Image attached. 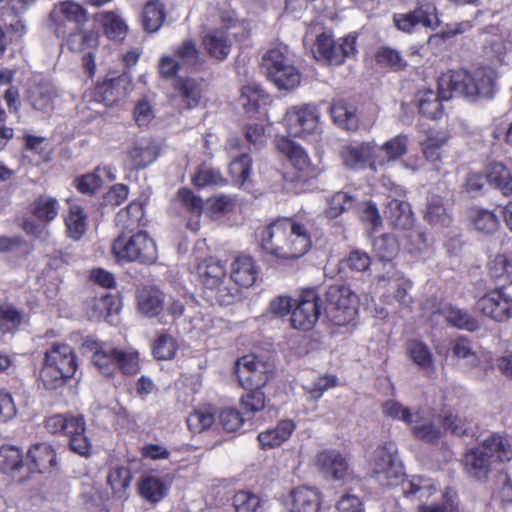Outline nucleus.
<instances>
[{
	"label": "nucleus",
	"mask_w": 512,
	"mask_h": 512,
	"mask_svg": "<svg viewBox=\"0 0 512 512\" xmlns=\"http://www.w3.org/2000/svg\"><path fill=\"white\" fill-rule=\"evenodd\" d=\"M494 93V72L490 68H479L470 73L466 70L449 71L438 81V90L424 89L417 93L419 112L430 119L441 117L442 101L454 95L475 100L490 98Z\"/></svg>",
	"instance_id": "1"
},
{
	"label": "nucleus",
	"mask_w": 512,
	"mask_h": 512,
	"mask_svg": "<svg viewBox=\"0 0 512 512\" xmlns=\"http://www.w3.org/2000/svg\"><path fill=\"white\" fill-rule=\"evenodd\" d=\"M261 246L278 258L297 259L308 252L311 238L305 225L285 218L271 223L262 231Z\"/></svg>",
	"instance_id": "2"
},
{
	"label": "nucleus",
	"mask_w": 512,
	"mask_h": 512,
	"mask_svg": "<svg viewBox=\"0 0 512 512\" xmlns=\"http://www.w3.org/2000/svg\"><path fill=\"white\" fill-rule=\"evenodd\" d=\"M512 459V449L507 439L492 434L476 448L468 451L463 459L466 472L478 479L486 478L494 462H506Z\"/></svg>",
	"instance_id": "3"
},
{
	"label": "nucleus",
	"mask_w": 512,
	"mask_h": 512,
	"mask_svg": "<svg viewBox=\"0 0 512 512\" xmlns=\"http://www.w3.org/2000/svg\"><path fill=\"white\" fill-rule=\"evenodd\" d=\"M78 362L73 349L64 343H54L44 354L41 378L49 389L58 387L77 371Z\"/></svg>",
	"instance_id": "4"
},
{
	"label": "nucleus",
	"mask_w": 512,
	"mask_h": 512,
	"mask_svg": "<svg viewBox=\"0 0 512 512\" xmlns=\"http://www.w3.org/2000/svg\"><path fill=\"white\" fill-rule=\"evenodd\" d=\"M285 47L267 51L262 57L261 67L267 78L281 90H293L301 82V73L286 55Z\"/></svg>",
	"instance_id": "5"
},
{
	"label": "nucleus",
	"mask_w": 512,
	"mask_h": 512,
	"mask_svg": "<svg viewBox=\"0 0 512 512\" xmlns=\"http://www.w3.org/2000/svg\"><path fill=\"white\" fill-rule=\"evenodd\" d=\"M45 428L51 434L63 433L69 437L71 450L81 456L91 453L92 445L86 435V424L83 416L57 414L46 419Z\"/></svg>",
	"instance_id": "6"
},
{
	"label": "nucleus",
	"mask_w": 512,
	"mask_h": 512,
	"mask_svg": "<svg viewBox=\"0 0 512 512\" xmlns=\"http://www.w3.org/2000/svg\"><path fill=\"white\" fill-rule=\"evenodd\" d=\"M112 252L120 262L137 261L143 264L153 263L157 252L154 241L145 232L127 236L122 232L112 244Z\"/></svg>",
	"instance_id": "7"
},
{
	"label": "nucleus",
	"mask_w": 512,
	"mask_h": 512,
	"mask_svg": "<svg viewBox=\"0 0 512 512\" xmlns=\"http://www.w3.org/2000/svg\"><path fill=\"white\" fill-rule=\"evenodd\" d=\"M357 54V35L348 34L334 40L327 33L317 36L314 55L318 61L328 65L340 66L346 58H352Z\"/></svg>",
	"instance_id": "8"
},
{
	"label": "nucleus",
	"mask_w": 512,
	"mask_h": 512,
	"mask_svg": "<svg viewBox=\"0 0 512 512\" xmlns=\"http://www.w3.org/2000/svg\"><path fill=\"white\" fill-rule=\"evenodd\" d=\"M358 296L346 285H331L325 294V313L335 325L342 326L354 316Z\"/></svg>",
	"instance_id": "9"
},
{
	"label": "nucleus",
	"mask_w": 512,
	"mask_h": 512,
	"mask_svg": "<svg viewBox=\"0 0 512 512\" xmlns=\"http://www.w3.org/2000/svg\"><path fill=\"white\" fill-rule=\"evenodd\" d=\"M397 447L394 442H385L373 452L370 466L377 482L382 486H391L404 475L403 467L396 458Z\"/></svg>",
	"instance_id": "10"
},
{
	"label": "nucleus",
	"mask_w": 512,
	"mask_h": 512,
	"mask_svg": "<svg viewBox=\"0 0 512 512\" xmlns=\"http://www.w3.org/2000/svg\"><path fill=\"white\" fill-rule=\"evenodd\" d=\"M199 276L206 289L214 293V298L221 305H229L238 296L236 287H228L224 283L226 270L221 262L209 258L198 266Z\"/></svg>",
	"instance_id": "11"
},
{
	"label": "nucleus",
	"mask_w": 512,
	"mask_h": 512,
	"mask_svg": "<svg viewBox=\"0 0 512 512\" xmlns=\"http://www.w3.org/2000/svg\"><path fill=\"white\" fill-rule=\"evenodd\" d=\"M234 373L244 389L263 388L273 376L274 365L245 355L234 363Z\"/></svg>",
	"instance_id": "12"
},
{
	"label": "nucleus",
	"mask_w": 512,
	"mask_h": 512,
	"mask_svg": "<svg viewBox=\"0 0 512 512\" xmlns=\"http://www.w3.org/2000/svg\"><path fill=\"white\" fill-rule=\"evenodd\" d=\"M283 123L294 137H307L320 131L319 113L314 106L301 105L289 108Z\"/></svg>",
	"instance_id": "13"
},
{
	"label": "nucleus",
	"mask_w": 512,
	"mask_h": 512,
	"mask_svg": "<svg viewBox=\"0 0 512 512\" xmlns=\"http://www.w3.org/2000/svg\"><path fill=\"white\" fill-rule=\"evenodd\" d=\"M321 314L320 298L314 289L302 291L291 312L293 328L308 331L314 327Z\"/></svg>",
	"instance_id": "14"
},
{
	"label": "nucleus",
	"mask_w": 512,
	"mask_h": 512,
	"mask_svg": "<svg viewBox=\"0 0 512 512\" xmlns=\"http://www.w3.org/2000/svg\"><path fill=\"white\" fill-rule=\"evenodd\" d=\"M86 20V9L73 0H65L55 4L49 14L50 26L59 37L66 35L69 24L79 26Z\"/></svg>",
	"instance_id": "15"
},
{
	"label": "nucleus",
	"mask_w": 512,
	"mask_h": 512,
	"mask_svg": "<svg viewBox=\"0 0 512 512\" xmlns=\"http://www.w3.org/2000/svg\"><path fill=\"white\" fill-rule=\"evenodd\" d=\"M276 147L288 157L295 170L294 178L297 181L306 182L318 176L319 169L310 162L307 153L298 144L281 137L276 140Z\"/></svg>",
	"instance_id": "16"
},
{
	"label": "nucleus",
	"mask_w": 512,
	"mask_h": 512,
	"mask_svg": "<svg viewBox=\"0 0 512 512\" xmlns=\"http://www.w3.org/2000/svg\"><path fill=\"white\" fill-rule=\"evenodd\" d=\"M476 309L497 322H503L512 317V298L502 288H497L481 297Z\"/></svg>",
	"instance_id": "17"
},
{
	"label": "nucleus",
	"mask_w": 512,
	"mask_h": 512,
	"mask_svg": "<svg viewBox=\"0 0 512 512\" xmlns=\"http://www.w3.org/2000/svg\"><path fill=\"white\" fill-rule=\"evenodd\" d=\"M376 282H388L389 291L386 295L387 303H398L401 307L410 309L413 303L412 297L408 294V290L412 287L410 280L404 278L402 273L395 270L392 265L385 274L375 277Z\"/></svg>",
	"instance_id": "18"
},
{
	"label": "nucleus",
	"mask_w": 512,
	"mask_h": 512,
	"mask_svg": "<svg viewBox=\"0 0 512 512\" xmlns=\"http://www.w3.org/2000/svg\"><path fill=\"white\" fill-rule=\"evenodd\" d=\"M377 152V144L374 142H353L342 147L340 157L343 164L349 169H371Z\"/></svg>",
	"instance_id": "19"
},
{
	"label": "nucleus",
	"mask_w": 512,
	"mask_h": 512,
	"mask_svg": "<svg viewBox=\"0 0 512 512\" xmlns=\"http://www.w3.org/2000/svg\"><path fill=\"white\" fill-rule=\"evenodd\" d=\"M409 138L406 134H398L386 141L381 146L377 145V152L374 161L371 163V170L385 167L401 159L408 152Z\"/></svg>",
	"instance_id": "20"
},
{
	"label": "nucleus",
	"mask_w": 512,
	"mask_h": 512,
	"mask_svg": "<svg viewBox=\"0 0 512 512\" xmlns=\"http://www.w3.org/2000/svg\"><path fill=\"white\" fill-rule=\"evenodd\" d=\"M317 464L326 476L335 480H344L350 474L346 458L336 450H326L319 453Z\"/></svg>",
	"instance_id": "21"
},
{
	"label": "nucleus",
	"mask_w": 512,
	"mask_h": 512,
	"mask_svg": "<svg viewBox=\"0 0 512 512\" xmlns=\"http://www.w3.org/2000/svg\"><path fill=\"white\" fill-rule=\"evenodd\" d=\"M408 426H410L413 435L419 440L433 443L441 437L439 427L434 424L431 414L424 409L415 410Z\"/></svg>",
	"instance_id": "22"
},
{
	"label": "nucleus",
	"mask_w": 512,
	"mask_h": 512,
	"mask_svg": "<svg viewBox=\"0 0 512 512\" xmlns=\"http://www.w3.org/2000/svg\"><path fill=\"white\" fill-rule=\"evenodd\" d=\"M258 267L252 257L239 255L231 264V280L240 287H251L257 280Z\"/></svg>",
	"instance_id": "23"
},
{
	"label": "nucleus",
	"mask_w": 512,
	"mask_h": 512,
	"mask_svg": "<svg viewBox=\"0 0 512 512\" xmlns=\"http://www.w3.org/2000/svg\"><path fill=\"white\" fill-rule=\"evenodd\" d=\"M205 88L206 84L203 79H179L175 84V92L187 109H192L199 105Z\"/></svg>",
	"instance_id": "24"
},
{
	"label": "nucleus",
	"mask_w": 512,
	"mask_h": 512,
	"mask_svg": "<svg viewBox=\"0 0 512 512\" xmlns=\"http://www.w3.org/2000/svg\"><path fill=\"white\" fill-rule=\"evenodd\" d=\"M92 362L104 376H112L119 365L118 349L110 345L94 343Z\"/></svg>",
	"instance_id": "25"
},
{
	"label": "nucleus",
	"mask_w": 512,
	"mask_h": 512,
	"mask_svg": "<svg viewBox=\"0 0 512 512\" xmlns=\"http://www.w3.org/2000/svg\"><path fill=\"white\" fill-rule=\"evenodd\" d=\"M295 428L296 425L292 420H281L275 427L258 434L259 444L263 449L279 447L290 438Z\"/></svg>",
	"instance_id": "26"
},
{
	"label": "nucleus",
	"mask_w": 512,
	"mask_h": 512,
	"mask_svg": "<svg viewBox=\"0 0 512 512\" xmlns=\"http://www.w3.org/2000/svg\"><path fill=\"white\" fill-rule=\"evenodd\" d=\"M27 464L31 471H49L56 464V453L47 443L35 444L28 451Z\"/></svg>",
	"instance_id": "27"
},
{
	"label": "nucleus",
	"mask_w": 512,
	"mask_h": 512,
	"mask_svg": "<svg viewBox=\"0 0 512 512\" xmlns=\"http://www.w3.org/2000/svg\"><path fill=\"white\" fill-rule=\"evenodd\" d=\"M385 217L396 228L408 229L413 225V213L410 204L393 198L386 203Z\"/></svg>",
	"instance_id": "28"
},
{
	"label": "nucleus",
	"mask_w": 512,
	"mask_h": 512,
	"mask_svg": "<svg viewBox=\"0 0 512 512\" xmlns=\"http://www.w3.org/2000/svg\"><path fill=\"white\" fill-rule=\"evenodd\" d=\"M320 497L317 490L301 486L291 492L290 512H318Z\"/></svg>",
	"instance_id": "29"
},
{
	"label": "nucleus",
	"mask_w": 512,
	"mask_h": 512,
	"mask_svg": "<svg viewBox=\"0 0 512 512\" xmlns=\"http://www.w3.org/2000/svg\"><path fill=\"white\" fill-rule=\"evenodd\" d=\"M60 203L57 198L42 194L37 196L30 204V213L41 223H51L59 213Z\"/></svg>",
	"instance_id": "30"
},
{
	"label": "nucleus",
	"mask_w": 512,
	"mask_h": 512,
	"mask_svg": "<svg viewBox=\"0 0 512 512\" xmlns=\"http://www.w3.org/2000/svg\"><path fill=\"white\" fill-rule=\"evenodd\" d=\"M449 136L445 131L429 130L426 138L420 142L424 158L438 169L441 160V148L448 142Z\"/></svg>",
	"instance_id": "31"
},
{
	"label": "nucleus",
	"mask_w": 512,
	"mask_h": 512,
	"mask_svg": "<svg viewBox=\"0 0 512 512\" xmlns=\"http://www.w3.org/2000/svg\"><path fill=\"white\" fill-rule=\"evenodd\" d=\"M203 44L207 53L214 59L222 61L230 53L232 46L225 30L214 29L203 38Z\"/></svg>",
	"instance_id": "32"
},
{
	"label": "nucleus",
	"mask_w": 512,
	"mask_h": 512,
	"mask_svg": "<svg viewBox=\"0 0 512 512\" xmlns=\"http://www.w3.org/2000/svg\"><path fill=\"white\" fill-rule=\"evenodd\" d=\"M436 485L430 478L413 476L402 482L403 494L410 499L424 501L436 492Z\"/></svg>",
	"instance_id": "33"
},
{
	"label": "nucleus",
	"mask_w": 512,
	"mask_h": 512,
	"mask_svg": "<svg viewBox=\"0 0 512 512\" xmlns=\"http://www.w3.org/2000/svg\"><path fill=\"white\" fill-rule=\"evenodd\" d=\"M451 352L455 364L459 367L472 369L480 363V358L471 342L465 337H459L452 341Z\"/></svg>",
	"instance_id": "34"
},
{
	"label": "nucleus",
	"mask_w": 512,
	"mask_h": 512,
	"mask_svg": "<svg viewBox=\"0 0 512 512\" xmlns=\"http://www.w3.org/2000/svg\"><path fill=\"white\" fill-rule=\"evenodd\" d=\"M168 490L167 483L155 475H144L138 483L139 494L150 503L160 502L167 495Z\"/></svg>",
	"instance_id": "35"
},
{
	"label": "nucleus",
	"mask_w": 512,
	"mask_h": 512,
	"mask_svg": "<svg viewBox=\"0 0 512 512\" xmlns=\"http://www.w3.org/2000/svg\"><path fill=\"white\" fill-rule=\"evenodd\" d=\"M55 96V87L48 83L32 86L28 91V100L31 106L43 113H50L52 111Z\"/></svg>",
	"instance_id": "36"
},
{
	"label": "nucleus",
	"mask_w": 512,
	"mask_h": 512,
	"mask_svg": "<svg viewBox=\"0 0 512 512\" xmlns=\"http://www.w3.org/2000/svg\"><path fill=\"white\" fill-rule=\"evenodd\" d=\"M434 313L443 315L447 323L459 329L475 331L479 327L478 321L470 314L450 304L442 305Z\"/></svg>",
	"instance_id": "37"
},
{
	"label": "nucleus",
	"mask_w": 512,
	"mask_h": 512,
	"mask_svg": "<svg viewBox=\"0 0 512 512\" xmlns=\"http://www.w3.org/2000/svg\"><path fill=\"white\" fill-rule=\"evenodd\" d=\"M144 206L141 202H132L125 209L119 211L116 215V225L122 232H132L143 224Z\"/></svg>",
	"instance_id": "38"
},
{
	"label": "nucleus",
	"mask_w": 512,
	"mask_h": 512,
	"mask_svg": "<svg viewBox=\"0 0 512 512\" xmlns=\"http://www.w3.org/2000/svg\"><path fill=\"white\" fill-rule=\"evenodd\" d=\"M132 169H143L157 158V149L149 141H137L128 152Z\"/></svg>",
	"instance_id": "39"
},
{
	"label": "nucleus",
	"mask_w": 512,
	"mask_h": 512,
	"mask_svg": "<svg viewBox=\"0 0 512 512\" xmlns=\"http://www.w3.org/2000/svg\"><path fill=\"white\" fill-rule=\"evenodd\" d=\"M132 481V474L126 466H115L110 469L107 476V483L110 486L113 495L121 500L128 496V488Z\"/></svg>",
	"instance_id": "40"
},
{
	"label": "nucleus",
	"mask_w": 512,
	"mask_h": 512,
	"mask_svg": "<svg viewBox=\"0 0 512 512\" xmlns=\"http://www.w3.org/2000/svg\"><path fill=\"white\" fill-rule=\"evenodd\" d=\"M486 179L502 195H512V174L502 163L490 164L487 169Z\"/></svg>",
	"instance_id": "41"
},
{
	"label": "nucleus",
	"mask_w": 512,
	"mask_h": 512,
	"mask_svg": "<svg viewBox=\"0 0 512 512\" xmlns=\"http://www.w3.org/2000/svg\"><path fill=\"white\" fill-rule=\"evenodd\" d=\"M330 114L336 125L340 128L355 131L358 128L359 120L355 111L349 108L342 100L334 101L330 106Z\"/></svg>",
	"instance_id": "42"
},
{
	"label": "nucleus",
	"mask_w": 512,
	"mask_h": 512,
	"mask_svg": "<svg viewBox=\"0 0 512 512\" xmlns=\"http://www.w3.org/2000/svg\"><path fill=\"white\" fill-rule=\"evenodd\" d=\"M68 48L78 53H89L95 51L99 45V34L95 31L73 32L67 39Z\"/></svg>",
	"instance_id": "43"
},
{
	"label": "nucleus",
	"mask_w": 512,
	"mask_h": 512,
	"mask_svg": "<svg viewBox=\"0 0 512 512\" xmlns=\"http://www.w3.org/2000/svg\"><path fill=\"white\" fill-rule=\"evenodd\" d=\"M425 219L433 225L447 226L450 223V214L442 197L434 194L428 197Z\"/></svg>",
	"instance_id": "44"
},
{
	"label": "nucleus",
	"mask_w": 512,
	"mask_h": 512,
	"mask_svg": "<svg viewBox=\"0 0 512 512\" xmlns=\"http://www.w3.org/2000/svg\"><path fill=\"white\" fill-rule=\"evenodd\" d=\"M488 271L501 286L512 284V261L503 254L495 255L488 263Z\"/></svg>",
	"instance_id": "45"
},
{
	"label": "nucleus",
	"mask_w": 512,
	"mask_h": 512,
	"mask_svg": "<svg viewBox=\"0 0 512 512\" xmlns=\"http://www.w3.org/2000/svg\"><path fill=\"white\" fill-rule=\"evenodd\" d=\"M87 216L78 204H71L65 216L67 234L70 238L79 240L86 231Z\"/></svg>",
	"instance_id": "46"
},
{
	"label": "nucleus",
	"mask_w": 512,
	"mask_h": 512,
	"mask_svg": "<svg viewBox=\"0 0 512 512\" xmlns=\"http://www.w3.org/2000/svg\"><path fill=\"white\" fill-rule=\"evenodd\" d=\"M419 27L436 29L440 25L438 10L432 0L418 1L415 9L411 10Z\"/></svg>",
	"instance_id": "47"
},
{
	"label": "nucleus",
	"mask_w": 512,
	"mask_h": 512,
	"mask_svg": "<svg viewBox=\"0 0 512 512\" xmlns=\"http://www.w3.org/2000/svg\"><path fill=\"white\" fill-rule=\"evenodd\" d=\"M139 311L148 316L154 317L163 309L162 294L157 289H143L139 292L138 297Z\"/></svg>",
	"instance_id": "48"
},
{
	"label": "nucleus",
	"mask_w": 512,
	"mask_h": 512,
	"mask_svg": "<svg viewBox=\"0 0 512 512\" xmlns=\"http://www.w3.org/2000/svg\"><path fill=\"white\" fill-rule=\"evenodd\" d=\"M241 104L247 111L258 110L269 103V96L256 83H249L242 88Z\"/></svg>",
	"instance_id": "49"
},
{
	"label": "nucleus",
	"mask_w": 512,
	"mask_h": 512,
	"mask_svg": "<svg viewBox=\"0 0 512 512\" xmlns=\"http://www.w3.org/2000/svg\"><path fill=\"white\" fill-rule=\"evenodd\" d=\"M174 57L181 64V68L186 70L195 69L203 63L196 44L192 40H186L175 48Z\"/></svg>",
	"instance_id": "50"
},
{
	"label": "nucleus",
	"mask_w": 512,
	"mask_h": 512,
	"mask_svg": "<svg viewBox=\"0 0 512 512\" xmlns=\"http://www.w3.org/2000/svg\"><path fill=\"white\" fill-rule=\"evenodd\" d=\"M215 422V409L212 406H200L187 417L191 432L200 433L209 429Z\"/></svg>",
	"instance_id": "51"
},
{
	"label": "nucleus",
	"mask_w": 512,
	"mask_h": 512,
	"mask_svg": "<svg viewBox=\"0 0 512 512\" xmlns=\"http://www.w3.org/2000/svg\"><path fill=\"white\" fill-rule=\"evenodd\" d=\"M470 219L476 230L491 234L498 229L499 220L497 215L487 209L473 208L470 212Z\"/></svg>",
	"instance_id": "52"
},
{
	"label": "nucleus",
	"mask_w": 512,
	"mask_h": 512,
	"mask_svg": "<svg viewBox=\"0 0 512 512\" xmlns=\"http://www.w3.org/2000/svg\"><path fill=\"white\" fill-rule=\"evenodd\" d=\"M165 18L163 4L158 1L148 2L142 13L143 27L148 32H156Z\"/></svg>",
	"instance_id": "53"
},
{
	"label": "nucleus",
	"mask_w": 512,
	"mask_h": 512,
	"mask_svg": "<svg viewBox=\"0 0 512 512\" xmlns=\"http://www.w3.org/2000/svg\"><path fill=\"white\" fill-rule=\"evenodd\" d=\"M92 309L93 311L90 315L91 318H107L114 313H118L120 309V300L116 295L106 293L93 300Z\"/></svg>",
	"instance_id": "54"
},
{
	"label": "nucleus",
	"mask_w": 512,
	"mask_h": 512,
	"mask_svg": "<svg viewBox=\"0 0 512 512\" xmlns=\"http://www.w3.org/2000/svg\"><path fill=\"white\" fill-rule=\"evenodd\" d=\"M100 21L108 38L121 40L127 32V25L124 20L115 12H103L100 14Z\"/></svg>",
	"instance_id": "55"
},
{
	"label": "nucleus",
	"mask_w": 512,
	"mask_h": 512,
	"mask_svg": "<svg viewBox=\"0 0 512 512\" xmlns=\"http://www.w3.org/2000/svg\"><path fill=\"white\" fill-rule=\"evenodd\" d=\"M373 251L380 261L390 262L397 255L399 245L393 235L384 234L374 240Z\"/></svg>",
	"instance_id": "56"
},
{
	"label": "nucleus",
	"mask_w": 512,
	"mask_h": 512,
	"mask_svg": "<svg viewBox=\"0 0 512 512\" xmlns=\"http://www.w3.org/2000/svg\"><path fill=\"white\" fill-rule=\"evenodd\" d=\"M411 359L420 368L430 373L433 371V358L430 349L421 341L413 340L408 344Z\"/></svg>",
	"instance_id": "57"
},
{
	"label": "nucleus",
	"mask_w": 512,
	"mask_h": 512,
	"mask_svg": "<svg viewBox=\"0 0 512 512\" xmlns=\"http://www.w3.org/2000/svg\"><path fill=\"white\" fill-rule=\"evenodd\" d=\"M355 197L348 192L339 191L328 199V207L326 209L327 217L333 219L338 217L344 211L352 208Z\"/></svg>",
	"instance_id": "58"
},
{
	"label": "nucleus",
	"mask_w": 512,
	"mask_h": 512,
	"mask_svg": "<svg viewBox=\"0 0 512 512\" xmlns=\"http://www.w3.org/2000/svg\"><path fill=\"white\" fill-rule=\"evenodd\" d=\"M252 160L248 154H242L229 165V174L237 185H244L251 172Z\"/></svg>",
	"instance_id": "59"
},
{
	"label": "nucleus",
	"mask_w": 512,
	"mask_h": 512,
	"mask_svg": "<svg viewBox=\"0 0 512 512\" xmlns=\"http://www.w3.org/2000/svg\"><path fill=\"white\" fill-rule=\"evenodd\" d=\"M21 451L14 446L0 448V468L5 471H17L22 467Z\"/></svg>",
	"instance_id": "60"
},
{
	"label": "nucleus",
	"mask_w": 512,
	"mask_h": 512,
	"mask_svg": "<svg viewBox=\"0 0 512 512\" xmlns=\"http://www.w3.org/2000/svg\"><path fill=\"white\" fill-rule=\"evenodd\" d=\"M176 351V340L167 334L160 335L153 346V354L159 360L172 359L175 356Z\"/></svg>",
	"instance_id": "61"
},
{
	"label": "nucleus",
	"mask_w": 512,
	"mask_h": 512,
	"mask_svg": "<svg viewBox=\"0 0 512 512\" xmlns=\"http://www.w3.org/2000/svg\"><path fill=\"white\" fill-rule=\"evenodd\" d=\"M505 51L506 48L500 36L491 35L485 39L483 44V54L492 63L502 62Z\"/></svg>",
	"instance_id": "62"
},
{
	"label": "nucleus",
	"mask_w": 512,
	"mask_h": 512,
	"mask_svg": "<svg viewBox=\"0 0 512 512\" xmlns=\"http://www.w3.org/2000/svg\"><path fill=\"white\" fill-rule=\"evenodd\" d=\"M383 414L395 420L403 421L407 425L412 419L415 411L402 405L395 400H387L382 404Z\"/></svg>",
	"instance_id": "63"
},
{
	"label": "nucleus",
	"mask_w": 512,
	"mask_h": 512,
	"mask_svg": "<svg viewBox=\"0 0 512 512\" xmlns=\"http://www.w3.org/2000/svg\"><path fill=\"white\" fill-rule=\"evenodd\" d=\"M260 505L257 495L248 491H238L233 496L235 512H255Z\"/></svg>",
	"instance_id": "64"
}]
</instances>
